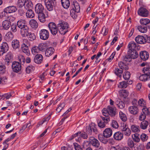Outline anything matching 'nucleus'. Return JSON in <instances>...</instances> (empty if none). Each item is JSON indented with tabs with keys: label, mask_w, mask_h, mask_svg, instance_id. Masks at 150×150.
I'll return each mask as SVG.
<instances>
[{
	"label": "nucleus",
	"mask_w": 150,
	"mask_h": 150,
	"mask_svg": "<svg viewBox=\"0 0 150 150\" xmlns=\"http://www.w3.org/2000/svg\"><path fill=\"white\" fill-rule=\"evenodd\" d=\"M116 104L117 105L119 108L121 109H123L125 107V103L120 100H117L116 102Z\"/></svg>",
	"instance_id": "obj_35"
},
{
	"label": "nucleus",
	"mask_w": 150,
	"mask_h": 150,
	"mask_svg": "<svg viewBox=\"0 0 150 150\" xmlns=\"http://www.w3.org/2000/svg\"><path fill=\"white\" fill-rule=\"evenodd\" d=\"M128 109L130 113L133 115H136L139 112L138 109L136 105L131 106L129 107Z\"/></svg>",
	"instance_id": "obj_11"
},
{
	"label": "nucleus",
	"mask_w": 150,
	"mask_h": 150,
	"mask_svg": "<svg viewBox=\"0 0 150 150\" xmlns=\"http://www.w3.org/2000/svg\"><path fill=\"white\" fill-rule=\"evenodd\" d=\"M112 134V131L110 128H108L106 129L104 131L103 133V136L106 138L109 137Z\"/></svg>",
	"instance_id": "obj_14"
},
{
	"label": "nucleus",
	"mask_w": 150,
	"mask_h": 150,
	"mask_svg": "<svg viewBox=\"0 0 150 150\" xmlns=\"http://www.w3.org/2000/svg\"><path fill=\"white\" fill-rule=\"evenodd\" d=\"M26 16L28 18H33L34 16L33 11L31 9L28 10L26 13Z\"/></svg>",
	"instance_id": "obj_33"
},
{
	"label": "nucleus",
	"mask_w": 150,
	"mask_h": 150,
	"mask_svg": "<svg viewBox=\"0 0 150 150\" xmlns=\"http://www.w3.org/2000/svg\"><path fill=\"white\" fill-rule=\"evenodd\" d=\"M13 55L12 53L9 52L7 53L5 57V64L8 66L13 61Z\"/></svg>",
	"instance_id": "obj_9"
},
{
	"label": "nucleus",
	"mask_w": 150,
	"mask_h": 150,
	"mask_svg": "<svg viewBox=\"0 0 150 150\" xmlns=\"http://www.w3.org/2000/svg\"><path fill=\"white\" fill-rule=\"evenodd\" d=\"M116 108L109 106H108L107 108H104L102 110V112L104 116L110 115L112 117H114L116 114Z\"/></svg>",
	"instance_id": "obj_2"
},
{
	"label": "nucleus",
	"mask_w": 150,
	"mask_h": 150,
	"mask_svg": "<svg viewBox=\"0 0 150 150\" xmlns=\"http://www.w3.org/2000/svg\"><path fill=\"white\" fill-rule=\"evenodd\" d=\"M44 1L47 9L50 11H52L57 4L55 0H45Z\"/></svg>",
	"instance_id": "obj_3"
},
{
	"label": "nucleus",
	"mask_w": 150,
	"mask_h": 150,
	"mask_svg": "<svg viewBox=\"0 0 150 150\" xmlns=\"http://www.w3.org/2000/svg\"><path fill=\"white\" fill-rule=\"evenodd\" d=\"M18 59L19 62H20L21 64L24 63L25 61V58L22 55H20L18 57Z\"/></svg>",
	"instance_id": "obj_64"
},
{
	"label": "nucleus",
	"mask_w": 150,
	"mask_h": 150,
	"mask_svg": "<svg viewBox=\"0 0 150 150\" xmlns=\"http://www.w3.org/2000/svg\"><path fill=\"white\" fill-rule=\"evenodd\" d=\"M89 140L90 144L95 148H98L100 145L99 141L93 137H89Z\"/></svg>",
	"instance_id": "obj_8"
},
{
	"label": "nucleus",
	"mask_w": 150,
	"mask_h": 150,
	"mask_svg": "<svg viewBox=\"0 0 150 150\" xmlns=\"http://www.w3.org/2000/svg\"><path fill=\"white\" fill-rule=\"evenodd\" d=\"M127 82L123 81L120 83V84L118 87L120 88H125L127 87Z\"/></svg>",
	"instance_id": "obj_46"
},
{
	"label": "nucleus",
	"mask_w": 150,
	"mask_h": 150,
	"mask_svg": "<svg viewBox=\"0 0 150 150\" xmlns=\"http://www.w3.org/2000/svg\"><path fill=\"white\" fill-rule=\"evenodd\" d=\"M105 116V117H103L102 116H101L100 117L103 120V122L107 124L110 121V117L109 116Z\"/></svg>",
	"instance_id": "obj_44"
},
{
	"label": "nucleus",
	"mask_w": 150,
	"mask_h": 150,
	"mask_svg": "<svg viewBox=\"0 0 150 150\" xmlns=\"http://www.w3.org/2000/svg\"><path fill=\"white\" fill-rule=\"evenodd\" d=\"M54 51V49L52 47L48 48L45 51V55L46 56L49 57L53 53Z\"/></svg>",
	"instance_id": "obj_24"
},
{
	"label": "nucleus",
	"mask_w": 150,
	"mask_h": 150,
	"mask_svg": "<svg viewBox=\"0 0 150 150\" xmlns=\"http://www.w3.org/2000/svg\"><path fill=\"white\" fill-rule=\"evenodd\" d=\"M24 6H25V8L26 9L30 8L32 7V3L30 0H26L25 5Z\"/></svg>",
	"instance_id": "obj_37"
},
{
	"label": "nucleus",
	"mask_w": 150,
	"mask_h": 150,
	"mask_svg": "<svg viewBox=\"0 0 150 150\" xmlns=\"http://www.w3.org/2000/svg\"><path fill=\"white\" fill-rule=\"evenodd\" d=\"M74 145L75 150H83V149L77 143H74Z\"/></svg>",
	"instance_id": "obj_56"
},
{
	"label": "nucleus",
	"mask_w": 150,
	"mask_h": 150,
	"mask_svg": "<svg viewBox=\"0 0 150 150\" xmlns=\"http://www.w3.org/2000/svg\"><path fill=\"white\" fill-rule=\"evenodd\" d=\"M121 129L123 132V134L126 136H129L131 133V131L128 128V125L126 124H123V125L121 126Z\"/></svg>",
	"instance_id": "obj_5"
},
{
	"label": "nucleus",
	"mask_w": 150,
	"mask_h": 150,
	"mask_svg": "<svg viewBox=\"0 0 150 150\" xmlns=\"http://www.w3.org/2000/svg\"><path fill=\"white\" fill-rule=\"evenodd\" d=\"M122 95L123 96L124 98H125L128 95L129 93L126 90H122L121 92Z\"/></svg>",
	"instance_id": "obj_61"
},
{
	"label": "nucleus",
	"mask_w": 150,
	"mask_h": 150,
	"mask_svg": "<svg viewBox=\"0 0 150 150\" xmlns=\"http://www.w3.org/2000/svg\"><path fill=\"white\" fill-rule=\"evenodd\" d=\"M138 13L140 16L143 17H146L149 14V12L146 8L141 7L138 10Z\"/></svg>",
	"instance_id": "obj_10"
},
{
	"label": "nucleus",
	"mask_w": 150,
	"mask_h": 150,
	"mask_svg": "<svg viewBox=\"0 0 150 150\" xmlns=\"http://www.w3.org/2000/svg\"><path fill=\"white\" fill-rule=\"evenodd\" d=\"M40 37L41 39L45 40H47L49 37V33L46 30L43 29L40 32Z\"/></svg>",
	"instance_id": "obj_7"
},
{
	"label": "nucleus",
	"mask_w": 150,
	"mask_h": 150,
	"mask_svg": "<svg viewBox=\"0 0 150 150\" xmlns=\"http://www.w3.org/2000/svg\"><path fill=\"white\" fill-rule=\"evenodd\" d=\"M38 19L41 22H44L45 21V16L43 12L38 13Z\"/></svg>",
	"instance_id": "obj_30"
},
{
	"label": "nucleus",
	"mask_w": 150,
	"mask_h": 150,
	"mask_svg": "<svg viewBox=\"0 0 150 150\" xmlns=\"http://www.w3.org/2000/svg\"><path fill=\"white\" fill-rule=\"evenodd\" d=\"M61 3L62 6L65 9L68 8L70 5L69 0H61Z\"/></svg>",
	"instance_id": "obj_26"
},
{
	"label": "nucleus",
	"mask_w": 150,
	"mask_h": 150,
	"mask_svg": "<svg viewBox=\"0 0 150 150\" xmlns=\"http://www.w3.org/2000/svg\"><path fill=\"white\" fill-rule=\"evenodd\" d=\"M17 25L19 28H28L26 23H25V21L24 20H21L19 21L17 23Z\"/></svg>",
	"instance_id": "obj_19"
},
{
	"label": "nucleus",
	"mask_w": 150,
	"mask_h": 150,
	"mask_svg": "<svg viewBox=\"0 0 150 150\" xmlns=\"http://www.w3.org/2000/svg\"><path fill=\"white\" fill-rule=\"evenodd\" d=\"M119 115L120 119L124 122L126 121L127 120V117L126 115L122 112H119Z\"/></svg>",
	"instance_id": "obj_45"
},
{
	"label": "nucleus",
	"mask_w": 150,
	"mask_h": 150,
	"mask_svg": "<svg viewBox=\"0 0 150 150\" xmlns=\"http://www.w3.org/2000/svg\"><path fill=\"white\" fill-rule=\"evenodd\" d=\"M28 36H29L28 38L29 40H30L32 41L36 39V36L33 33H31L30 32L28 35Z\"/></svg>",
	"instance_id": "obj_60"
},
{
	"label": "nucleus",
	"mask_w": 150,
	"mask_h": 150,
	"mask_svg": "<svg viewBox=\"0 0 150 150\" xmlns=\"http://www.w3.org/2000/svg\"><path fill=\"white\" fill-rule=\"evenodd\" d=\"M73 5L74 6V10H75L76 12L78 13L80 11V7L79 3L76 1H75L73 2Z\"/></svg>",
	"instance_id": "obj_28"
},
{
	"label": "nucleus",
	"mask_w": 150,
	"mask_h": 150,
	"mask_svg": "<svg viewBox=\"0 0 150 150\" xmlns=\"http://www.w3.org/2000/svg\"><path fill=\"white\" fill-rule=\"evenodd\" d=\"M1 49L2 54H3L8 50L9 47L7 43L6 42H3L2 44Z\"/></svg>",
	"instance_id": "obj_17"
},
{
	"label": "nucleus",
	"mask_w": 150,
	"mask_h": 150,
	"mask_svg": "<svg viewBox=\"0 0 150 150\" xmlns=\"http://www.w3.org/2000/svg\"><path fill=\"white\" fill-rule=\"evenodd\" d=\"M106 124L104 122H103L102 120H100L99 122H98V126L100 128H105Z\"/></svg>",
	"instance_id": "obj_47"
},
{
	"label": "nucleus",
	"mask_w": 150,
	"mask_h": 150,
	"mask_svg": "<svg viewBox=\"0 0 150 150\" xmlns=\"http://www.w3.org/2000/svg\"><path fill=\"white\" fill-rule=\"evenodd\" d=\"M17 10L16 7L14 6L8 7L4 9V11H6V14L7 13H11L15 12Z\"/></svg>",
	"instance_id": "obj_20"
},
{
	"label": "nucleus",
	"mask_w": 150,
	"mask_h": 150,
	"mask_svg": "<svg viewBox=\"0 0 150 150\" xmlns=\"http://www.w3.org/2000/svg\"><path fill=\"white\" fill-rule=\"evenodd\" d=\"M131 128L132 131L134 132H139L140 131L139 126L136 125H132Z\"/></svg>",
	"instance_id": "obj_34"
},
{
	"label": "nucleus",
	"mask_w": 150,
	"mask_h": 150,
	"mask_svg": "<svg viewBox=\"0 0 150 150\" xmlns=\"http://www.w3.org/2000/svg\"><path fill=\"white\" fill-rule=\"evenodd\" d=\"M49 28H57V26L55 23L53 22L50 23L48 25Z\"/></svg>",
	"instance_id": "obj_58"
},
{
	"label": "nucleus",
	"mask_w": 150,
	"mask_h": 150,
	"mask_svg": "<svg viewBox=\"0 0 150 150\" xmlns=\"http://www.w3.org/2000/svg\"><path fill=\"white\" fill-rule=\"evenodd\" d=\"M123 134L120 131L115 132L113 135L115 139L117 141L121 140L123 138Z\"/></svg>",
	"instance_id": "obj_13"
},
{
	"label": "nucleus",
	"mask_w": 150,
	"mask_h": 150,
	"mask_svg": "<svg viewBox=\"0 0 150 150\" xmlns=\"http://www.w3.org/2000/svg\"><path fill=\"white\" fill-rule=\"evenodd\" d=\"M122 72V70L118 68H116L115 70V74L120 78L122 76L121 74Z\"/></svg>",
	"instance_id": "obj_39"
},
{
	"label": "nucleus",
	"mask_w": 150,
	"mask_h": 150,
	"mask_svg": "<svg viewBox=\"0 0 150 150\" xmlns=\"http://www.w3.org/2000/svg\"><path fill=\"white\" fill-rule=\"evenodd\" d=\"M96 125L94 124H92L91 125L86 127V132L91 134L93 132L96 134L98 132L97 130L96 127Z\"/></svg>",
	"instance_id": "obj_6"
},
{
	"label": "nucleus",
	"mask_w": 150,
	"mask_h": 150,
	"mask_svg": "<svg viewBox=\"0 0 150 150\" xmlns=\"http://www.w3.org/2000/svg\"><path fill=\"white\" fill-rule=\"evenodd\" d=\"M21 33L22 36L25 37L28 36L30 32L29 31L28 29H21Z\"/></svg>",
	"instance_id": "obj_27"
},
{
	"label": "nucleus",
	"mask_w": 150,
	"mask_h": 150,
	"mask_svg": "<svg viewBox=\"0 0 150 150\" xmlns=\"http://www.w3.org/2000/svg\"><path fill=\"white\" fill-rule=\"evenodd\" d=\"M138 104L139 105L142 107H144L145 105V102L143 99H141L138 101Z\"/></svg>",
	"instance_id": "obj_63"
},
{
	"label": "nucleus",
	"mask_w": 150,
	"mask_h": 150,
	"mask_svg": "<svg viewBox=\"0 0 150 150\" xmlns=\"http://www.w3.org/2000/svg\"><path fill=\"white\" fill-rule=\"evenodd\" d=\"M26 0H18V4L19 7H22L25 5Z\"/></svg>",
	"instance_id": "obj_57"
},
{
	"label": "nucleus",
	"mask_w": 150,
	"mask_h": 150,
	"mask_svg": "<svg viewBox=\"0 0 150 150\" xmlns=\"http://www.w3.org/2000/svg\"><path fill=\"white\" fill-rule=\"evenodd\" d=\"M98 138L100 142L104 144H106L108 142L107 139L104 137H99Z\"/></svg>",
	"instance_id": "obj_55"
},
{
	"label": "nucleus",
	"mask_w": 150,
	"mask_h": 150,
	"mask_svg": "<svg viewBox=\"0 0 150 150\" xmlns=\"http://www.w3.org/2000/svg\"><path fill=\"white\" fill-rule=\"evenodd\" d=\"M57 25V27L60 28H69V27L67 23L63 21H60Z\"/></svg>",
	"instance_id": "obj_22"
},
{
	"label": "nucleus",
	"mask_w": 150,
	"mask_h": 150,
	"mask_svg": "<svg viewBox=\"0 0 150 150\" xmlns=\"http://www.w3.org/2000/svg\"><path fill=\"white\" fill-rule=\"evenodd\" d=\"M43 57L40 54H37L35 57L34 61L38 64L41 63L42 61Z\"/></svg>",
	"instance_id": "obj_18"
},
{
	"label": "nucleus",
	"mask_w": 150,
	"mask_h": 150,
	"mask_svg": "<svg viewBox=\"0 0 150 150\" xmlns=\"http://www.w3.org/2000/svg\"><path fill=\"white\" fill-rule=\"evenodd\" d=\"M123 77L125 80H129L130 77V73L128 71H126L124 72Z\"/></svg>",
	"instance_id": "obj_38"
},
{
	"label": "nucleus",
	"mask_w": 150,
	"mask_h": 150,
	"mask_svg": "<svg viewBox=\"0 0 150 150\" xmlns=\"http://www.w3.org/2000/svg\"><path fill=\"white\" fill-rule=\"evenodd\" d=\"M30 26L32 28H36L38 27V25L37 22L34 19H31L29 22Z\"/></svg>",
	"instance_id": "obj_31"
},
{
	"label": "nucleus",
	"mask_w": 150,
	"mask_h": 150,
	"mask_svg": "<svg viewBox=\"0 0 150 150\" xmlns=\"http://www.w3.org/2000/svg\"><path fill=\"white\" fill-rule=\"evenodd\" d=\"M11 67L13 71L16 73L19 72L21 69V64L18 62L14 61L13 62Z\"/></svg>",
	"instance_id": "obj_4"
},
{
	"label": "nucleus",
	"mask_w": 150,
	"mask_h": 150,
	"mask_svg": "<svg viewBox=\"0 0 150 150\" xmlns=\"http://www.w3.org/2000/svg\"><path fill=\"white\" fill-rule=\"evenodd\" d=\"M24 45H22L21 49L22 51L27 55L29 54V51L28 48V46H25Z\"/></svg>",
	"instance_id": "obj_32"
},
{
	"label": "nucleus",
	"mask_w": 150,
	"mask_h": 150,
	"mask_svg": "<svg viewBox=\"0 0 150 150\" xmlns=\"http://www.w3.org/2000/svg\"><path fill=\"white\" fill-rule=\"evenodd\" d=\"M127 54L128 55H125L122 57L123 61L129 62L131 61L132 59H135L138 56V54L136 50H129Z\"/></svg>",
	"instance_id": "obj_1"
},
{
	"label": "nucleus",
	"mask_w": 150,
	"mask_h": 150,
	"mask_svg": "<svg viewBox=\"0 0 150 150\" xmlns=\"http://www.w3.org/2000/svg\"><path fill=\"white\" fill-rule=\"evenodd\" d=\"M111 126L114 128H117L119 127L118 123L115 120H112L111 124Z\"/></svg>",
	"instance_id": "obj_52"
},
{
	"label": "nucleus",
	"mask_w": 150,
	"mask_h": 150,
	"mask_svg": "<svg viewBox=\"0 0 150 150\" xmlns=\"http://www.w3.org/2000/svg\"><path fill=\"white\" fill-rule=\"evenodd\" d=\"M31 51L32 53L35 54L36 53H39L40 52L38 46H36L33 47L31 49Z\"/></svg>",
	"instance_id": "obj_41"
},
{
	"label": "nucleus",
	"mask_w": 150,
	"mask_h": 150,
	"mask_svg": "<svg viewBox=\"0 0 150 150\" xmlns=\"http://www.w3.org/2000/svg\"><path fill=\"white\" fill-rule=\"evenodd\" d=\"M149 21V19L147 18L142 19L140 20V23L142 25H147Z\"/></svg>",
	"instance_id": "obj_48"
},
{
	"label": "nucleus",
	"mask_w": 150,
	"mask_h": 150,
	"mask_svg": "<svg viewBox=\"0 0 150 150\" xmlns=\"http://www.w3.org/2000/svg\"><path fill=\"white\" fill-rule=\"evenodd\" d=\"M13 38V35L11 31L8 32L6 34L5 38L8 41H11Z\"/></svg>",
	"instance_id": "obj_25"
},
{
	"label": "nucleus",
	"mask_w": 150,
	"mask_h": 150,
	"mask_svg": "<svg viewBox=\"0 0 150 150\" xmlns=\"http://www.w3.org/2000/svg\"><path fill=\"white\" fill-rule=\"evenodd\" d=\"M147 121L144 120L142 121L140 125V127L141 129H145L147 127L148 125L149 124Z\"/></svg>",
	"instance_id": "obj_29"
},
{
	"label": "nucleus",
	"mask_w": 150,
	"mask_h": 150,
	"mask_svg": "<svg viewBox=\"0 0 150 150\" xmlns=\"http://www.w3.org/2000/svg\"><path fill=\"white\" fill-rule=\"evenodd\" d=\"M139 135L137 133H135L134 134V136H132V139L133 140L136 142H138L140 139L139 138Z\"/></svg>",
	"instance_id": "obj_49"
},
{
	"label": "nucleus",
	"mask_w": 150,
	"mask_h": 150,
	"mask_svg": "<svg viewBox=\"0 0 150 150\" xmlns=\"http://www.w3.org/2000/svg\"><path fill=\"white\" fill-rule=\"evenodd\" d=\"M149 79H150L149 76L145 74L142 75L139 77V79L142 81H146Z\"/></svg>",
	"instance_id": "obj_40"
},
{
	"label": "nucleus",
	"mask_w": 150,
	"mask_h": 150,
	"mask_svg": "<svg viewBox=\"0 0 150 150\" xmlns=\"http://www.w3.org/2000/svg\"><path fill=\"white\" fill-rule=\"evenodd\" d=\"M140 57L143 60H147L149 57V54L146 51H141L140 53Z\"/></svg>",
	"instance_id": "obj_16"
},
{
	"label": "nucleus",
	"mask_w": 150,
	"mask_h": 150,
	"mask_svg": "<svg viewBox=\"0 0 150 150\" xmlns=\"http://www.w3.org/2000/svg\"><path fill=\"white\" fill-rule=\"evenodd\" d=\"M34 69V67L32 66H29L26 69V71L27 73L29 74L30 73V71L33 70Z\"/></svg>",
	"instance_id": "obj_54"
},
{
	"label": "nucleus",
	"mask_w": 150,
	"mask_h": 150,
	"mask_svg": "<svg viewBox=\"0 0 150 150\" xmlns=\"http://www.w3.org/2000/svg\"><path fill=\"white\" fill-rule=\"evenodd\" d=\"M38 47L40 51H43L46 48L45 44L43 43H41L39 44Z\"/></svg>",
	"instance_id": "obj_50"
},
{
	"label": "nucleus",
	"mask_w": 150,
	"mask_h": 150,
	"mask_svg": "<svg viewBox=\"0 0 150 150\" xmlns=\"http://www.w3.org/2000/svg\"><path fill=\"white\" fill-rule=\"evenodd\" d=\"M141 139L143 141H145L148 138V136L145 134H142L141 135Z\"/></svg>",
	"instance_id": "obj_62"
},
{
	"label": "nucleus",
	"mask_w": 150,
	"mask_h": 150,
	"mask_svg": "<svg viewBox=\"0 0 150 150\" xmlns=\"http://www.w3.org/2000/svg\"><path fill=\"white\" fill-rule=\"evenodd\" d=\"M44 9V8L41 4L38 3L36 5L35 11L37 14L43 12Z\"/></svg>",
	"instance_id": "obj_15"
},
{
	"label": "nucleus",
	"mask_w": 150,
	"mask_h": 150,
	"mask_svg": "<svg viewBox=\"0 0 150 150\" xmlns=\"http://www.w3.org/2000/svg\"><path fill=\"white\" fill-rule=\"evenodd\" d=\"M127 144L128 146H129L131 148H132L134 146V143L132 140L131 139H128L127 142Z\"/></svg>",
	"instance_id": "obj_43"
},
{
	"label": "nucleus",
	"mask_w": 150,
	"mask_h": 150,
	"mask_svg": "<svg viewBox=\"0 0 150 150\" xmlns=\"http://www.w3.org/2000/svg\"><path fill=\"white\" fill-rule=\"evenodd\" d=\"M80 137H81L84 139H86L88 138V136L87 134L85 132L81 133L80 132V133L79 134V136Z\"/></svg>",
	"instance_id": "obj_59"
},
{
	"label": "nucleus",
	"mask_w": 150,
	"mask_h": 150,
	"mask_svg": "<svg viewBox=\"0 0 150 150\" xmlns=\"http://www.w3.org/2000/svg\"><path fill=\"white\" fill-rule=\"evenodd\" d=\"M143 71L144 74L149 76L150 78V68L149 67H144L143 68Z\"/></svg>",
	"instance_id": "obj_42"
},
{
	"label": "nucleus",
	"mask_w": 150,
	"mask_h": 150,
	"mask_svg": "<svg viewBox=\"0 0 150 150\" xmlns=\"http://www.w3.org/2000/svg\"><path fill=\"white\" fill-rule=\"evenodd\" d=\"M6 67L4 65H0V74H3L6 72Z\"/></svg>",
	"instance_id": "obj_53"
},
{
	"label": "nucleus",
	"mask_w": 150,
	"mask_h": 150,
	"mask_svg": "<svg viewBox=\"0 0 150 150\" xmlns=\"http://www.w3.org/2000/svg\"><path fill=\"white\" fill-rule=\"evenodd\" d=\"M12 45L14 50L19 49L20 46L19 41L17 40H13L12 42Z\"/></svg>",
	"instance_id": "obj_23"
},
{
	"label": "nucleus",
	"mask_w": 150,
	"mask_h": 150,
	"mask_svg": "<svg viewBox=\"0 0 150 150\" xmlns=\"http://www.w3.org/2000/svg\"><path fill=\"white\" fill-rule=\"evenodd\" d=\"M138 44H136L134 42L132 41L130 42L128 45V48L129 50L131 49L132 50H136L138 49Z\"/></svg>",
	"instance_id": "obj_21"
},
{
	"label": "nucleus",
	"mask_w": 150,
	"mask_h": 150,
	"mask_svg": "<svg viewBox=\"0 0 150 150\" xmlns=\"http://www.w3.org/2000/svg\"><path fill=\"white\" fill-rule=\"evenodd\" d=\"M145 35L143 36L142 35H138L135 39V41L138 43L140 44H144L145 43Z\"/></svg>",
	"instance_id": "obj_12"
},
{
	"label": "nucleus",
	"mask_w": 150,
	"mask_h": 150,
	"mask_svg": "<svg viewBox=\"0 0 150 150\" xmlns=\"http://www.w3.org/2000/svg\"><path fill=\"white\" fill-rule=\"evenodd\" d=\"M11 25L10 22L8 20H5L3 22L2 26L4 28H9Z\"/></svg>",
	"instance_id": "obj_36"
},
{
	"label": "nucleus",
	"mask_w": 150,
	"mask_h": 150,
	"mask_svg": "<svg viewBox=\"0 0 150 150\" xmlns=\"http://www.w3.org/2000/svg\"><path fill=\"white\" fill-rule=\"evenodd\" d=\"M64 106L65 104L64 103H63L60 104L57 108L56 109V111L58 112H59Z\"/></svg>",
	"instance_id": "obj_51"
}]
</instances>
